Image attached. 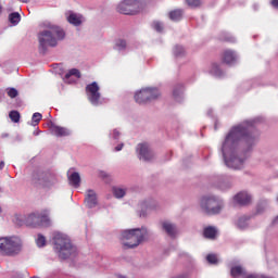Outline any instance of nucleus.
<instances>
[{"label":"nucleus","instance_id":"nucleus-29","mask_svg":"<svg viewBox=\"0 0 278 278\" xmlns=\"http://www.w3.org/2000/svg\"><path fill=\"white\" fill-rule=\"evenodd\" d=\"M40 121H42V114L34 113L33 117H31V125H33V127H36V125H38V123H40Z\"/></svg>","mask_w":278,"mask_h":278},{"label":"nucleus","instance_id":"nucleus-46","mask_svg":"<svg viewBox=\"0 0 278 278\" xmlns=\"http://www.w3.org/2000/svg\"><path fill=\"white\" fill-rule=\"evenodd\" d=\"M102 177H108V175H105V173H102Z\"/></svg>","mask_w":278,"mask_h":278},{"label":"nucleus","instance_id":"nucleus-8","mask_svg":"<svg viewBox=\"0 0 278 278\" xmlns=\"http://www.w3.org/2000/svg\"><path fill=\"white\" fill-rule=\"evenodd\" d=\"M128 3L130 4L129 9H125V5L127 4H118L117 5V12L119 14H139V12H142L144 8H147V3L140 0H128Z\"/></svg>","mask_w":278,"mask_h":278},{"label":"nucleus","instance_id":"nucleus-9","mask_svg":"<svg viewBox=\"0 0 278 278\" xmlns=\"http://www.w3.org/2000/svg\"><path fill=\"white\" fill-rule=\"evenodd\" d=\"M99 90L100 87L97 81H93L86 86V94L92 105H99V101L101 100V92H99Z\"/></svg>","mask_w":278,"mask_h":278},{"label":"nucleus","instance_id":"nucleus-40","mask_svg":"<svg viewBox=\"0 0 278 278\" xmlns=\"http://www.w3.org/2000/svg\"><path fill=\"white\" fill-rule=\"evenodd\" d=\"M245 278H262V276L255 275V274H250V275L245 276Z\"/></svg>","mask_w":278,"mask_h":278},{"label":"nucleus","instance_id":"nucleus-1","mask_svg":"<svg viewBox=\"0 0 278 278\" xmlns=\"http://www.w3.org/2000/svg\"><path fill=\"white\" fill-rule=\"evenodd\" d=\"M238 140H243L245 144L251 147L255 143V136L251 134L249 128H245L243 126L233 127L226 136V139L222 147V153L224 155L226 166H228V168H235V170H240V168H242L244 160H241L239 157H231L227 160V154L225 152L227 151L229 144H235L236 142H238Z\"/></svg>","mask_w":278,"mask_h":278},{"label":"nucleus","instance_id":"nucleus-45","mask_svg":"<svg viewBox=\"0 0 278 278\" xmlns=\"http://www.w3.org/2000/svg\"><path fill=\"white\" fill-rule=\"evenodd\" d=\"M278 222V216L274 219V223H277Z\"/></svg>","mask_w":278,"mask_h":278},{"label":"nucleus","instance_id":"nucleus-39","mask_svg":"<svg viewBox=\"0 0 278 278\" xmlns=\"http://www.w3.org/2000/svg\"><path fill=\"white\" fill-rule=\"evenodd\" d=\"M121 136V132L118 130H113V137L116 139H118V137Z\"/></svg>","mask_w":278,"mask_h":278},{"label":"nucleus","instance_id":"nucleus-12","mask_svg":"<svg viewBox=\"0 0 278 278\" xmlns=\"http://www.w3.org/2000/svg\"><path fill=\"white\" fill-rule=\"evenodd\" d=\"M222 62L223 64H236L238 62V54L233 50H225L222 53Z\"/></svg>","mask_w":278,"mask_h":278},{"label":"nucleus","instance_id":"nucleus-13","mask_svg":"<svg viewBox=\"0 0 278 278\" xmlns=\"http://www.w3.org/2000/svg\"><path fill=\"white\" fill-rule=\"evenodd\" d=\"M50 132L53 136H56L58 138H62V137H65V136H71V130H68V128L61 127V126H58L55 124L50 125Z\"/></svg>","mask_w":278,"mask_h":278},{"label":"nucleus","instance_id":"nucleus-16","mask_svg":"<svg viewBox=\"0 0 278 278\" xmlns=\"http://www.w3.org/2000/svg\"><path fill=\"white\" fill-rule=\"evenodd\" d=\"M67 22L75 27H79V25L84 23V16L77 13H70L67 16Z\"/></svg>","mask_w":278,"mask_h":278},{"label":"nucleus","instance_id":"nucleus-32","mask_svg":"<svg viewBox=\"0 0 278 278\" xmlns=\"http://www.w3.org/2000/svg\"><path fill=\"white\" fill-rule=\"evenodd\" d=\"M37 247H45V244H47V239L45 238V236L39 235L37 240H36Z\"/></svg>","mask_w":278,"mask_h":278},{"label":"nucleus","instance_id":"nucleus-44","mask_svg":"<svg viewBox=\"0 0 278 278\" xmlns=\"http://www.w3.org/2000/svg\"><path fill=\"white\" fill-rule=\"evenodd\" d=\"M5 167V163L3 161L0 162V170H3V168Z\"/></svg>","mask_w":278,"mask_h":278},{"label":"nucleus","instance_id":"nucleus-28","mask_svg":"<svg viewBox=\"0 0 278 278\" xmlns=\"http://www.w3.org/2000/svg\"><path fill=\"white\" fill-rule=\"evenodd\" d=\"M113 194L116 199H123V197L126 194V191L125 189L113 188Z\"/></svg>","mask_w":278,"mask_h":278},{"label":"nucleus","instance_id":"nucleus-22","mask_svg":"<svg viewBox=\"0 0 278 278\" xmlns=\"http://www.w3.org/2000/svg\"><path fill=\"white\" fill-rule=\"evenodd\" d=\"M230 275H231V277H235V278L240 277V276L244 275V269L240 265L233 266L230 269Z\"/></svg>","mask_w":278,"mask_h":278},{"label":"nucleus","instance_id":"nucleus-10","mask_svg":"<svg viewBox=\"0 0 278 278\" xmlns=\"http://www.w3.org/2000/svg\"><path fill=\"white\" fill-rule=\"evenodd\" d=\"M137 153H139L140 160H144V162H150V160H153L154 157L153 151L149 147V143H139Z\"/></svg>","mask_w":278,"mask_h":278},{"label":"nucleus","instance_id":"nucleus-34","mask_svg":"<svg viewBox=\"0 0 278 278\" xmlns=\"http://www.w3.org/2000/svg\"><path fill=\"white\" fill-rule=\"evenodd\" d=\"M174 54L176 58H179V55H184V48L181 46H176L174 49Z\"/></svg>","mask_w":278,"mask_h":278},{"label":"nucleus","instance_id":"nucleus-20","mask_svg":"<svg viewBox=\"0 0 278 278\" xmlns=\"http://www.w3.org/2000/svg\"><path fill=\"white\" fill-rule=\"evenodd\" d=\"M217 233H218V230H216V227H213V226L205 227L203 230V236L207 240H216Z\"/></svg>","mask_w":278,"mask_h":278},{"label":"nucleus","instance_id":"nucleus-23","mask_svg":"<svg viewBox=\"0 0 278 278\" xmlns=\"http://www.w3.org/2000/svg\"><path fill=\"white\" fill-rule=\"evenodd\" d=\"M76 77L77 79H81V72L77 68H72L68 73L65 74V79H71V77Z\"/></svg>","mask_w":278,"mask_h":278},{"label":"nucleus","instance_id":"nucleus-27","mask_svg":"<svg viewBox=\"0 0 278 278\" xmlns=\"http://www.w3.org/2000/svg\"><path fill=\"white\" fill-rule=\"evenodd\" d=\"M9 118H11L12 123H20L21 122V113H18V111H11L9 113Z\"/></svg>","mask_w":278,"mask_h":278},{"label":"nucleus","instance_id":"nucleus-35","mask_svg":"<svg viewBox=\"0 0 278 278\" xmlns=\"http://www.w3.org/2000/svg\"><path fill=\"white\" fill-rule=\"evenodd\" d=\"M116 47L117 49H125V47H127V41L123 40V39H119L117 42H116Z\"/></svg>","mask_w":278,"mask_h":278},{"label":"nucleus","instance_id":"nucleus-19","mask_svg":"<svg viewBox=\"0 0 278 278\" xmlns=\"http://www.w3.org/2000/svg\"><path fill=\"white\" fill-rule=\"evenodd\" d=\"M67 179L70 181V186H73L74 188H79L81 186V176L77 172L72 173Z\"/></svg>","mask_w":278,"mask_h":278},{"label":"nucleus","instance_id":"nucleus-3","mask_svg":"<svg viewBox=\"0 0 278 278\" xmlns=\"http://www.w3.org/2000/svg\"><path fill=\"white\" fill-rule=\"evenodd\" d=\"M147 236L148 232L144 228L125 230L122 233V242L125 249H136V247H140L141 242H144Z\"/></svg>","mask_w":278,"mask_h":278},{"label":"nucleus","instance_id":"nucleus-25","mask_svg":"<svg viewBox=\"0 0 278 278\" xmlns=\"http://www.w3.org/2000/svg\"><path fill=\"white\" fill-rule=\"evenodd\" d=\"M9 21L12 25H18V23H21V14L18 13H11L9 15Z\"/></svg>","mask_w":278,"mask_h":278},{"label":"nucleus","instance_id":"nucleus-37","mask_svg":"<svg viewBox=\"0 0 278 278\" xmlns=\"http://www.w3.org/2000/svg\"><path fill=\"white\" fill-rule=\"evenodd\" d=\"M154 29H155L156 31H162V30L164 29V27L162 26V23L155 22V23H154Z\"/></svg>","mask_w":278,"mask_h":278},{"label":"nucleus","instance_id":"nucleus-11","mask_svg":"<svg viewBox=\"0 0 278 278\" xmlns=\"http://www.w3.org/2000/svg\"><path fill=\"white\" fill-rule=\"evenodd\" d=\"M39 184L43 188H51V186H55V184H58V178L55 177V174L43 173L40 175Z\"/></svg>","mask_w":278,"mask_h":278},{"label":"nucleus","instance_id":"nucleus-36","mask_svg":"<svg viewBox=\"0 0 278 278\" xmlns=\"http://www.w3.org/2000/svg\"><path fill=\"white\" fill-rule=\"evenodd\" d=\"M181 92H184V86H178V88L174 89V97H179V94H181Z\"/></svg>","mask_w":278,"mask_h":278},{"label":"nucleus","instance_id":"nucleus-2","mask_svg":"<svg viewBox=\"0 0 278 278\" xmlns=\"http://www.w3.org/2000/svg\"><path fill=\"white\" fill-rule=\"evenodd\" d=\"M66 36V33H64V29L52 26L47 30H43L38 34V40H39V49L45 53L47 51V47H56L58 40H64Z\"/></svg>","mask_w":278,"mask_h":278},{"label":"nucleus","instance_id":"nucleus-5","mask_svg":"<svg viewBox=\"0 0 278 278\" xmlns=\"http://www.w3.org/2000/svg\"><path fill=\"white\" fill-rule=\"evenodd\" d=\"M54 247L59 252V257L61 260H68V257L76 252L75 247H73V243H71V239L62 235H56L54 237Z\"/></svg>","mask_w":278,"mask_h":278},{"label":"nucleus","instance_id":"nucleus-17","mask_svg":"<svg viewBox=\"0 0 278 278\" xmlns=\"http://www.w3.org/2000/svg\"><path fill=\"white\" fill-rule=\"evenodd\" d=\"M30 218H36V222H29V225H39V227H42L43 225H49V216H47V214L39 213V216L33 215L30 216Z\"/></svg>","mask_w":278,"mask_h":278},{"label":"nucleus","instance_id":"nucleus-47","mask_svg":"<svg viewBox=\"0 0 278 278\" xmlns=\"http://www.w3.org/2000/svg\"><path fill=\"white\" fill-rule=\"evenodd\" d=\"M0 12H1V4H0Z\"/></svg>","mask_w":278,"mask_h":278},{"label":"nucleus","instance_id":"nucleus-38","mask_svg":"<svg viewBox=\"0 0 278 278\" xmlns=\"http://www.w3.org/2000/svg\"><path fill=\"white\" fill-rule=\"evenodd\" d=\"M123 4H126L125 5V10H129L131 7V4H129V0H124L123 2L119 3V5H123Z\"/></svg>","mask_w":278,"mask_h":278},{"label":"nucleus","instance_id":"nucleus-42","mask_svg":"<svg viewBox=\"0 0 278 278\" xmlns=\"http://www.w3.org/2000/svg\"><path fill=\"white\" fill-rule=\"evenodd\" d=\"M213 73H218L219 68L217 64H213V68H212Z\"/></svg>","mask_w":278,"mask_h":278},{"label":"nucleus","instance_id":"nucleus-6","mask_svg":"<svg viewBox=\"0 0 278 278\" xmlns=\"http://www.w3.org/2000/svg\"><path fill=\"white\" fill-rule=\"evenodd\" d=\"M159 97L160 90L157 88L148 87L135 93V101L139 105H143L144 103H150V101H155Z\"/></svg>","mask_w":278,"mask_h":278},{"label":"nucleus","instance_id":"nucleus-15","mask_svg":"<svg viewBox=\"0 0 278 278\" xmlns=\"http://www.w3.org/2000/svg\"><path fill=\"white\" fill-rule=\"evenodd\" d=\"M235 201L239 205H250L251 203V195L247 192L242 191L235 195Z\"/></svg>","mask_w":278,"mask_h":278},{"label":"nucleus","instance_id":"nucleus-7","mask_svg":"<svg viewBox=\"0 0 278 278\" xmlns=\"http://www.w3.org/2000/svg\"><path fill=\"white\" fill-rule=\"evenodd\" d=\"M201 207L205 214H208V216H212L213 214H220V210H223L220 202H218L214 197L202 198Z\"/></svg>","mask_w":278,"mask_h":278},{"label":"nucleus","instance_id":"nucleus-26","mask_svg":"<svg viewBox=\"0 0 278 278\" xmlns=\"http://www.w3.org/2000/svg\"><path fill=\"white\" fill-rule=\"evenodd\" d=\"M31 216H39V213H33L26 217L25 223L27 227H39V225L29 224V223H36V218H31Z\"/></svg>","mask_w":278,"mask_h":278},{"label":"nucleus","instance_id":"nucleus-43","mask_svg":"<svg viewBox=\"0 0 278 278\" xmlns=\"http://www.w3.org/2000/svg\"><path fill=\"white\" fill-rule=\"evenodd\" d=\"M271 5L278 9V0H271Z\"/></svg>","mask_w":278,"mask_h":278},{"label":"nucleus","instance_id":"nucleus-21","mask_svg":"<svg viewBox=\"0 0 278 278\" xmlns=\"http://www.w3.org/2000/svg\"><path fill=\"white\" fill-rule=\"evenodd\" d=\"M169 18L170 21H181V18H184V11L179 9L170 11Z\"/></svg>","mask_w":278,"mask_h":278},{"label":"nucleus","instance_id":"nucleus-18","mask_svg":"<svg viewBox=\"0 0 278 278\" xmlns=\"http://www.w3.org/2000/svg\"><path fill=\"white\" fill-rule=\"evenodd\" d=\"M162 227L170 238H175V236H177V227L174 224H170L169 222H163Z\"/></svg>","mask_w":278,"mask_h":278},{"label":"nucleus","instance_id":"nucleus-48","mask_svg":"<svg viewBox=\"0 0 278 278\" xmlns=\"http://www.w3.org/2000/svg\"><path fill=\"white\" fill-rule=\"evenodd\" d=\"M0 212H1V207H0Z\"/></svg>","mask_w":278,"mask_h":278},{"label":"nucleus","instance_id":"nucleus-41","mask_svg":"<svg viewBox=\"0 0 278 278\" xmlns=\"http://www.w3.org/2000/svg\"><path fill=\"white\" fill-rule=\"evenodd\" d=\"M123 147H125V144L119 143L117 147H115V151H123Z\"/></svg>","mask_w":278,"mask_h":278},{"label":"nucleus","instance_id":"nucleus-14","mask_svg":"<svg viewBox=\"0 0 278 278\" xmlns=\"http://www.w3.org/2000/svg\"><path fill=\"white\" fill-rule=\"evenodd\" d=\"M85 205L86 207L92 208L97 205V193L94 190L89 189L85 195Z\"/></svg>","mask_w":278,"mask_h":278},{"label":"nucleus","instance_id":"nucleus-24","mask_svg":"<svg viewBox=\"0 0 278 278\" xmlns=\"http://www.w3.org/2000/svg\"><path fill=\"white\" fill-rule=\"evenodd\" d=\"M249 220H251V216H247V215L241 216L237 223V227H239V229H245L248 225L247 223H249Z\"/></svg>","mask_w":278,"mask_h":278},{"label":"nucleus","instance_id":"nucleus-30","mask_svg":"<svg viewBox=\"0 0 278 278\" xmlns=\"http://www.w3.org/2000/svg\"><path fill=\"white\" fill-rule=\"evenodd\" d=\"M206 262H208V264H218V256L216 254H208Z\"/></svg>","mask_w":278,"mask_h":278},{"label":"nucleus","instance_id":"nucleus-31","mask_svg":"<svg viewBox=\"0 0 278 278\" xmlns=\"http://www.w3.org/2000/svg\"><path fill=\"white\" fill-rule=\"evenodd\" d=\"M8 97H10V99H16V97H18V90H16V88L8 89Z\"/></svg>","mask_w":278,"mask_h":278},{"label":"nucleus","instance_id":"nucleus-4","mask_svg":"<svg viewBox=\"0 0 278 278\" xmlns=\"http://www.w3.org/2000/svg\"><path fill=\"white\" fill-rule=\"evenodd\" d=\"M23 251V241L18 237L0 238V255L13 257Z\"/></svg>","mask_w":278,"mask_h":278},{"label":"nucleus","instance_id":"nucleus-33","mask_svg":"<svg viewBox=\"0 0 278 278\" xmlns=\"http://www.w3.org/2000/svg\"><path fill=\"white\" fill-rule=\"evenodd\" d=\"M190 8H199L201 0H186Z\"/></svg>","mask_w":278,"mask_h":278}]
</instances>
